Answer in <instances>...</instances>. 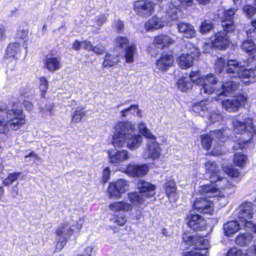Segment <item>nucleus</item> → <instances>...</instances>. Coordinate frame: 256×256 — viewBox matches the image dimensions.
<instances>
[{"label": "nucleus", "instance_id": "obj_1", "mask_svg": "<svg viewBox=\"0 0 256 256\" xmlns=\"http://www.w3.org/2000/svg\"><path fill=\"white\" fill-rule=\"evenodd\" d=\"M206 174L210 180V184L200 186L198 192L202 195L209 198H216L218 200L221 197L218 189L226 190V194L234 192V188L227 179L221 175L220 167L214 162H208L205 164Z\"/></svg>", "mask_w": 256, "mask_h": 256}, {"label": "nucleus", "instance_id": "obj_2", "mask_svg": "<svg viewBox=\"0 0 256 256\" xmlns=\"http://www.w3.org/2000/svg\"><path fill=\"white\" fill-rule=\"evenodd\" d=\"M16 102L0 101V113L5 114L6 121L0 116V132L8 133L10 130H18L25 122V116L22 110L16 108Z\"/></svg>", "mask_w": 256, "mask_h": 256}, {"label": "nucleus", "instance_id": "obj_3", "mask_svg": "<svg viewBox=\"0 0 256 256\" xmlns=\"http://www.w3.org/2000/svg\"><path fill=\"white\" fill-rule=\"evenodd\" d=\"M236 11V9L234 8L224 11L222 20V26L224 31L218 32L212 38L213 46L215 48L222 50L228 48L230 46V42L225 32L228 33L234 31L236 25L234 21V16Z\"/></svg>", "mask_w": 256, "mask_h": 256}, {"label": "nucleus", "instance_id": "obj_4", "mask_svg": "<svg viewBox=\"0 0 256 256\" xmlns=\"http://www.w3.org/2000/svg\"><path fill=\"white\" fill-rule=\"evenodd\" d=\"M166 15L163 16H156L152 17L145 24L146 30H154L162 28L165 24H168L172 20H175L178 18V9L171 3H168L166 6Z\"/></svg>", "mask_w": 256, "mask_h": 256}, {"label": "nucleus", "instance_id": "obj_5", "mask_svg": "<svg viewBox=\"0 0 256 256\" xmlns=\"http://www.w3.org/2000/svg\"><path fill=\"white\" fill-rule=\"evenodd\" d=\"M228 138L226 130H214L210 131L209 134L201 136L202 144L204 148L208 150L214 144V148L212 152V154L217 156L220 154L221 148L220 146L216 147V144L226 141Z\"/></svg>", "mask_w": 256, "mask_h": 256}, {"label": "nucleus", "instance_id": "obj_6", "mask_svg": "<svg viewBox=\"0 0 256 256\" xmlns=\"http://www.w3.org/2000/svg\"><path fill=\"white\" fill-rule=\"evenodd\" d=\"M134 125L130 122H118L114 126L112 143L114 147H122L126 144V138L134 132Z\"/></svg>", "mask_w": 256, "mask_h": 256}, {"label": "nucleus", "instance_id": "obj_7", "mask_svg": "<svg viewBox=\"0 0 256 256\" xmlns=\"http://www.w3.org/2000/svg\"><path fill=\"white\" fill-rule=\"evenodd\" d=\"M184 242L188 245L194 244L195 242V249L198 252L190 251L184 252L183 256H207L209 242L207 239L200 238L197 240L196 236H184Z\"/></svg>", "mask_w": 256, "mask_h": 256}, {"label": "nucleus", "instance_id": "obj_8", "mask_svg": "<svg viewBox=\"0 0 256 256\" xmlns=\"http://www.w3.org/2000/svg\"><path fill=\"white\" fill-rule=\"evenodd\" d=\"M233 126L234 131L238 134H243L244 132H248V139H244V142L246 143L250 140L253 137L254 133V130L253 125L252 119L246 115L241 118L240 116L234 118Z\"/></svg>", "mask_w": 256, "mask_h": 256}, {"label": "nucleus", "instance_id": "obj_9", "mask_svg": "<svg viewBox=\"0 0 256 256\" xmlns=\"http://www.w3.org/2000/svg\"><path fill=\"white\" fill-rule=\"evenodd\" d=\"M235 216L238 217L240 222L244 225L246 230L248 228H252L254 222L250 220L253 216L252 204L244 202L234 212Z\"/></svg>", "mask_w": 256, "mask_h": 256}, {"label": "nucleus", "instance_id": "obj_10", "mask_svg": "<svg viewBox=\"0 0 256 256\" xmlns=\"http://www.w3.org/2000/svg\"><path fill=\"white\" fill-rule=\"evenodd\" d=\"M21 45L18 42L10 44L6 48L4 62L8 66L14 68L16 63V60L21 56L22 52Z\"/></svg>", "mask_w": 256, "mask_h": 256}, {"label": "nucleus", "instance_id": "obj_11", "mask_svg": "<svg viewBox=\"0 0 256 256\" xmlns=\"http://www.w3.org/2000/svg\"><path fill=\"white\" fill-rule=\"evenodd\" d=\"M162 150L160 144L156 142V137L148 139L144 150L143 156L145 158L158 159L161 154Z\"/></svg>", "mask_w": 256, "mask_h": 256}, {"label": "nucleus", "instance_id": "obj_12", "mask_svg": "<svg viewBox=\"0 0 256 256\" xmlns=\"http://www.w3.org/2000/svg\"><path fill=\"white\" fill-rule=\"evenodd\" d=\"M154 4L149 0H139L134 2L135 12L142 16H148L154 12Z\"/></svg>", "mask_w": 256, "mask_h": 256}, {"label": "nucleus", "instance_id": "obj_13", "mask_svg": "<svg viewBox=\"0 0 256 256\" xmlns=\"http://www.w3.org/2000/svg\"><path fill=\"white\" fill-rule=\"evenodd\" d=\"M213 201L207 198H196L193 204L192 210H196L200 214H212L214 212Z\"/></svg>", "mask_w": 256, "mask_h": 256}, {"label": "nucleus", "instance_id": "obj_14", "mask_svg": "<svg viewBox=\"0 0 256 256\" xmlns=\"http://www.w3.org/2000/svg\"><path fill=\"white\" fill-rule=\"evenodd\" d=\"M247 97L244 95L238 96L234 98L226 99L222 102L223 108L228 112H235L246 102Z\"/></svg>", "mask_w": 256, "mask_h": 256}, {"label": "nucleus", "instance_id": "obj_15", "mask_svg": "<svg viewBox=\"0 0 256 256\" xmlns=\"http://www.w3.org/2000/svg\"><path fill=\"white\" fill-rule=\"evenodd\" d=\"M186 220L189 227L194 230H202L206 225L204 218L192 210L187 215Z\"/></svg>", "mask_w": 256, "mask_h": 256}, {"label": "nucleus", "instance_id": "obj_16", "mask_svg": "<svg viewBox=\"0 0 256 256\" xmlns=\"http://www.w3.org/2000/svg\"><path fill=\"white\" fill-rule=\"evenodd\" d=\"M128 188V182L124 179L118 180L115 182L110 183L108 191L111 197L121 198V194Z\"/></svg>", "mask_w": 256, "mask_h": 256}, {"label": "nucleus", "instance_id": "obj_17", "mask_svg": "<svg viewBox=\"0 0 256 256\" xmlns=\"http://www.w3.org/2000/svg\"><path fill=\"white\" fill-rule=\"evenodd\" d=\"M240 84V82H226L222 83L219 88L216 90V94L218 96H230L232 95L238 90Z\"/></svg>", "mask_w": 256, "mask_h": 256}, {"label": "nucleus", "instance_id": "obj_18", "mask_svg": "<svg viewBox=\"0 0 256 256\" xmlns=\"http://www.w3.org/2000/svg\"><path fill=\"white\" fill-rule=\"evenodd\" d=\"M218 82V80L214 74H209L206 75L203 78L201 92L203 91L204 94H211L214 92H216V90L218 88L215 86Z\"/></svg>", "mask_w": 256, "mask_h": 256}, {"label": "nucleus", "instance_id": "obj_19", "mask_svg": "<svg viewBox=\"0 0 256 256\" xmlns=\"http://www.w3.org/2000/svg\"><path fill=\"white\" fill-rule=\"evenodd\" d=\"M75 222L72 220L62 222L56 230V236L67 240L72 234Z\"/></svg>", "mask_w": 256, "mask_h": 256}, {"label": "nucleus", "instance_id": "obj_20", "mask_svg": "<svg viewBox=\"0 0 256 256\" xmlns=\"http://www.w3.org/2000/svg\"><path fill=\"white\" fill-rule=\"evenodd\" d=\"M108 153V154L109 162L114 164H119L126 160L130 156L128 151L126 150H109Z\"/></svg>", "mask_w": 256, "mask_h": 256}, {"label": "nucleus", "instance_id": "obj_21", "mask_svg": "<svg viewBox=\"0 0 256 256\" xmlns=\"http://www.w3.org/2000/svg\"><path fill=\"white\" fill-rule=\"evenodd\" d=\"M138 188L140 196L146 198H150L155 194L156 187L150 183L144 180H140L138 183Z\"/></svg>", "mask_w": 256, "mask_h": 256}, {"label": "nucleus", "instance_id": "obj_22", "mask_svg": "<svg viewBox=\"0 0 256 256\" xmlns=\"http://www.w3.org/2000/svg\"><path fill=\"white\" fill-rule=\"evenodd\" d=\"M148 172L146 164H129L126 169L127 174L132 177H140L146 175Z\"/></svg>", "mask_w": 256, "mask_h": 256}, {"label": "nucleus", "instance_id": "obj_23", "mask_svg": "<svg viewBox=\"0 0 256 256\" xmlns=\"http://www.w3.org/2000/svg\"><path fill=\"white\" fill-rule=\"evenodd\" d=\"M242 66L236 60L227 61L226 74L230 78H236L240 71Z\"/></svg>", "mask_w": 256, "mask_h": 256}, {"label": "nucleus", "instance_id": "obj_24", "mask_svg": "<svg viewBox=\"0 0 256 256\" xmlns=\"http://www.w3.org/2000/svg\"><path fill=\"white\" fill-rule=\"evenodd\" d=\"M174 61L172 54L162 55L156 62V68L162 71L166 70L172 65Z\"/></svg>", "mask_w": 256, "mask_h": 256}, {"label": "nucleus", "instance_id": "obj_25", "mask_svg": "<svg viewBox=\"0 0 256 256\" xmlns=\"http://www.w3.org/2000/svg\"><path fill=\"white\" fill-rule=\"evenodd\" d=\"M177 27L178 32L183 37L190 38L195 36L196 30L194 26L190 24L179 22Z\"/></svg>", "mask_w": 256, "mask_h": 256}, {"label": "nucleus", "instance_id": "obj_26", "mask_svg": "<svg viewBox=\"0 0 256 256\" xmlns=\"http://www.w3.org/2000/svg\"><path fill=\"white\" fill-rule=\"evenodd\" d=\"M44 64L48 70L54 72L61 68L60 60V58L48 54L46 56Z\"/></svg>", "mask_w": 256, "mask_h": 256}, {"label": "nucleus", "instance_id": "obj_27", "mask_svg": "<svg viewBox=\"0 0 256 256\" xmlns=\"http://www.w3.org/2000/svg\"><path fill=\"white\" fill-rule=\"evenodd\" d=\"M212 106V104L211 102L208 100H203L194 104L192 110L195 113L204 117L206 116Z\"/></svg>", "mask_w": 256, "mask_h": 256}, {"label": "nucleus", "instance_id": "obj_28", "mask_svg": "<svg viewBox=\"0 0 256 256\" xmlns=\"http://www.w3.org/2000/svg\"><path fill=\"white\" fill-rule=\"evenodd\" d=\"M254 75L253 70L250 69V68L246 69L242 66L238 78H240L239 82H240L248 85L253 82Z\"/></svg>", "mask_w": 256, "mask_h": 256}, {"label": "nucleus", "instance_id": "obj_29", "mask_svg": "<svg viewBox=\"0 0 256 256\" xmlns=\"http://www.w3.org/2000/svg\"><path fill=\"white\" fill-rule=\"evenodd\" d=\"M164 188L168 198L170 202H175L178 199L176 194V186L174 180L167 181L164 185Z\"/></svg>", "mask_w": 256, "mask_h": 256}, {"label": "nucleus", "instance_id": "obj_30", "mask_svg": "<svg viewBox=\"0 0 256 256\" xmlns=\"http://www.w3.org/2000/svg\"><path fill=\"white\" fill-rule=\"evenodd\" d=\"M132 207V204L124 201L114 202L109 205L110 210L114 212H128L131 210Z\"/></svg>", "mask_w": 256, "mask_h": 256}, {"label": "nucleus", "instance_id": "obj_31", "mask_svg": "<svg viewBox=\"0 0 256 256\" xmlns=\"http://www.w3.org/2000/svg\"><path fill=\"white\" fill-rule=\"evenodd\" d=\"M142 140V136L140 134H136L131 133L128 138H126V144L127 146L131 150H136L138 148L141 144Z\"/></svg>", "mask_w": 256, "mask_h": 256}, {"label": "nucleus", "instance_id": "obj_32", "mask_svg": "<svg viewBox=\"0 0 256 256\" xmlns=\"http://www.w3.org/2000/svg\"><path fill=\"white\" fill-rule=\"evenodd\" d=\"M194 58L188 52L182 54L178 58V62L182 68L190 67L193 64Z\"/></svg>", "mask_w": 256, "mask_h": 256}, {"label": "nucleus", "instance_id": "obj_33", "mask_svg": "<svg viewBox=\"0 0 256 256\" xmlns=\"http://www.w3.org/2000/svg\"><path fill=\"white\" fill-rule=\"evenodd\" d=\"M240 226H244L241 222L238 223L236 220L228 222L224 225V234L229 236L236 232Z\"/></svg>", "mask_w": 256, "mask_h": 256}, {"label": "nucleus", "instance_id": "obj_34", "mask_svg": "<svg viewBox=\"0 0 256 256\" xmlns=\"http://www.w3.org/2000/svg\"><path fill=\"white\" fill-rule=\"evenodd\" d=\"M28 29H20L18 30L15 35L16 42L26 48L27 46L26 42L28 40Z\"/></svg>", "mask_w": 256, "mask_h": 256}, {"label": "nucleus", "instance_id": "obj_35", "mask_svg": "<svg viewBox=\"0 0 256 256\" xmlns=\"http://www.w3.org/2000/svg\"><path fill=\"white\" fill-rule=\"evenodd\" d=\"M252 236L251 234L247 232L240 234L235 239L236 244L240 246H248L252 242Z\"/></svg>", "mask_w": 256, "mask_h": 256}, {"label": "nucleus", "instance_id": "obj_36", "mask_svg": "<svg viewBox=\"0 0 256 256\" xmlns=\"http://www.w3.org/2000/svg\"><path fill=\"white\" fill-rule=\"evenodd\" d=\"M173 40L167 35H160L156 37L154 40V44L158 48H162L164 46L172 44Z\"/></svg>", "mask_w": 256, "mask_h": 256}, {"label": "nucleus", "instance_id": "obj_37", "mask_svg": "<svg viewBox=\"0 0 256 256\" xmlns=\"http://www.w3.org/2000/svg\"><path fill=\"white\" fill-rule=\"evenodd\" d=\"M241 46L244 52L250 54H253L256 52V46L252 40H244Z\"/></svg>", "mask_w": 256, "mask_h": 256}, {"label": "nucleus", "instance_id": "obj_38", "mask_svg": "<svg viewBox=\"0 0 256 256\" xmlns=\"http://www.w3.org/2000/svg\"><path fill=\"white\" fill-rule=\"evenodd\" d=\"M188 78L182 76L177 82L178 88L182 92H186L192 87V82L188 80Z\"/></svg>", "mask_w": 256, "mask_h": 256}, {"label": "nucleus", "instance_id": "obj_39", "mask_svg": "<svg viewBox=\"0 0 256 256\" xmlns=\"http://www.w3.org/2000/svg\"><path fill=\"white\" fill-rule=\"evenodd\" d=\"M208 118L207 122L209 124L219 122L222 120V116L218 110H209L208 113L206 115Z\"/></svg>", "mask_w": 256, "mask_h": 256}, {"label": "nucleus", "instance_id": "obj_40", "mask_svg": "<svg viewBox=\"0 0 256 256\" xmlns=\"http://www.w3.org/2000/svg\"><path fill=\"white\" fill-rule=\"evenodd\" d=\"M128 198L132 205L138 206L142 204L145 201L144 198H142L140 194V192H138L128 193Z\"/></svg>", "mask_w": 256, "mask_h": 256}, {"label": "nucleus", "instance_id": "obj_41", "mask_svg": "<svg viewBox=\"0 0 256 256\" xmlns=\"http://www.w3.org/2000/svg\"><path fill=\"white\" fill-rule=\"evenodd\" d=\"M118 61L119 58L118 55L115 56L106 54L102 65L104 67L113 66L116 65Z\"/></svg>", "mask_w": 256, "mask_h": 256}, {"label": "nucleus", "instance_id": "obj_42", "mask_svg": "<svg viewBox=\"0 0 256 256\" xmlns=\"http://www.w3.org/2000/svg\"><path fill=\"white\" fill-rule=\"evenodd\" d=\"M186 76L188 78V80L192 83H196L200 84L202 86L203 78L200 76V74L198 71L191 72L190 74H186Z\"/></svg>", "mask_w": 256, "mask_h": 256}, {"label": "nucleus", "instance_id": "obj_43", "mask_svg": "<svg viewBox=\"0 0 256 256\" xmlns=\"http://www.w3.org/2000/svg\"><path fill=\"white\" fill-rule=\"evenodd\" d=\"M247 157L246 155L236 152L234 155V162L236 165L240 167L244 166L246 162Z\"/></svg>", "mask_w": 256, "mask_h": 256}, {"label": "nucleus", "instance_id": "obj_44", "mask_svg": "<svg viewBox=\"0 0 256 256\" xmlns=\"http://www.w3.org/2000/svg\"><path fill=\"white\" fill-rule=\"evenodd\" d=\"M138 128L140 132L148 139L154 138L155 136L147 128L146 124L144 122H140L138 125Z\"/></svg>", "mask_w": 256, "mask_h": 256}, {"label": "nucleus", "instance_id": "obj_45", "mask_svg": "<svg viewBox=\"0 0 256 256\" xmlns=\"http://www.w3.org/2000/svg\"><path fill=\"white\" fill-rule=\"evenodd\" d=\"M93 20L94 22V24L93 25L94 26L97 28V30H95V32L98 33L100 28L106 22V17L104 14H100L96 16Z\"/></svg>", "mask_w": 256, "mask_h": 256}, {"label": "nucleus", "instance_id": "obj_46", "mask_svg": "<svg viewBox=\"0 0 256 256\" xmlns=\"http://www.w3.org/2000/svg\"><path fill=\"white\" fill-rule=\"evenodd\" d=\"M136 50V48L134 46H130L126 48L125 58L126 62L132 63L133 62L134 55Z\"/></svg>", "mask_w": 256, "mask_h": 256}, {"label": "nucleus", "instance_id": "obj_47", "mask_svg": "<svg viewBox=\"0 0 256 256\" xmlns=\"http://www.w3.org/2000/svg\"><path fill=\"white\" fill-rule=\"evenodd\" d=\"M223 170L224 171L230 176L233 178H238L240 176V172L238 170L232 166L222 167Z\"/></svg>", "mask_w": 256, "mask_h": 256}, {"label": "nucleus", "instance_id": "obj_48", "mask_svg": "<svg viewBox=\"0 0 256 256\" xmlns=\"http://www.w3.org/2000/svg\"><path fill=\"white\" fill-rule=\"evenodd\" d=\"M188 52L190 55L192 56L194 58L198 57L200 54V50L194 46L192 43L188 42L186 46Z\"/></svg>", "mask_w": 256, "mask_h": 256}, {"label": "nucleus", "instance_id": "obj_49", "mask_svg": "<svg viewBox=\"0 0 256 256\" xmlns=\"http://www.w3.org/2000/svg\"><path fill=\"white\" fill-rule=\"evenodd\" d=\"M212 28V23L210 20H204L201 24L200 32L202 34H206L210 31Z\"/></svg>", "mask_w": 256, "mask_h": 256}, {"label": "nucleus", "instance_id": "obj_50", "mask_svg": "<svg viewBox=\"0 0 256 256\" xmlns=\"http://www.w3.org/2000/svg\"><path fill=\"white\" fill-rule=\"evenodd\" d=\"M134 114L136 112L137 114H139L140 111L138 109V106L136 104L131 105L128 108H126L121 111L122 116H126L128 115V112Z\"/></svg>", "mask_w": 256, "mask_h": 256}, {"label": "nucleus", "instance_id": "obj_51", "mask_svg": "<svg viewBox=\"0 0 256 256\" xmlns=\"http://www.w3.org/2000/svg\"><path fill=\"white\" fill-rule=\"evenodd\" d=\"M128 40L126 37L118 36L115 40V44L116 46L120 48H124L127 46Z\"/></svg>", "mask_w": 256, "mask_h": 256}, {"label": "nucleus", "instance_id": "obj_52", "mask_svg": "<svg viewBox=\"0 0 256 256\" xmlns=\"http://www.w3.org/2000/svg\"><path fill=\"white\" fill-rule=\"evenodd\" d=\"M85 114V112L83 111L82 110H77L74 111L72 115V120L76 123L80 122L82 120V116Z\"/></svg>", "mask_w": 256, "mask_h": 256}, {"label": "nucleus", "instance_id": "obj_53", "mask_svg": "<svg viewBox=\"0 0 256 256\" xmlns=\"http://www.w3.org/2000/svg\"><path fill=\"white\" fill-rule=\"evenodd\" d=\"M225 60L223 58H218L214 64L216 72L220 73L222 71L225 66Z\"/></svg>", "mask_w": 256, "mask_h": 256}, {"label": "nucleus", "instance_id": "obj_54", "mask_svg": "<svg viewBox=\"0 0 256 256\" xmlns=\"http://www.w3.org/2000/svg\"><path fill=\"white\" fill-rule=\"evenodd\" d=\"M243 11L248 17L251 18L256 14V9L250 5H246L244 6Z\"/></svg>", "mask_w": 256, "mask_h": 256}, {"label": "nucleus", "instance_id": "obj_55", "mask_svg": "<svg viewBox=\"0 0 256 256\" xmlns=\"http://www.w3.org/2000/svg\"><path fill=\"white\" fill-rule=\"evenodd\" d=\"M48 86L47 80L45 77H41L40 78V88L42 92H45Z\"/></svg>", "mask_w": 256, "mask_h": 256}, {"label": "nucleus", "instance_id": "obj_56", "mask_svg": "<svg viewBox=\"0 0 256 256\" xmlns=\"http://www.w3.org/2000/svg\"><path fill=\"white\" fill-rule=\"evenodd\" d=\"M54 105L51 104H46L45 107L42 108V112L46 117L50 116L52 114Z\"/></svg>", "mask_w": 256, "mask_h": 256}, {"label": "nucleus", "instance_id": "obj_57", "mask_svg": "<svg viewBox=\"0 0 256 256\" xmlns=\"http://www.w3.org/2000/svg\"><path fill=\"white\" fill-rule=\"evenodd\" d=\"M92 50L97 54H102L106 52L104 46L102 44H98L94 46H92Z\"/></svg>", "mask_w": 256, "mask_h": 256}, {"label": "nucleus", "instance_id": "obj_58", "mask_svg": "<svg viewBox=\"0 0 256 256\" xmlns=\"http://www.w3.org/2000/svg\"><path fill=\"white\" fill-rule=\"evenodd\" d=\"M242 252L240 250L236 247H234L228 251L226 256H240Z\"/></svg>", "mask_w": 256, "mask_h": 256}, {"label": "nucleus", "instance_id": "obj_59", "mask_svg": "<svg viewBox=\"0 0 256 256\" xmlns=\"http://www.w3.org/2000/svg\"><path fill=\"white\" fill-rule=\"evenodd\" d=\"M112 28L116 30L118 32H123L124 29V25L122 22L120 20H116L114 22Z\"/></svg>", "mask_w": 256, "mask_h": 256}, {"label": "nucleus", "instance_id": "obj_60", "mask_svg": "<svg viewBox=\"0 0 256 256\" xmlns=\"http://www.w3.org/2000/svg\"><path fill=\"white\" fill-rule=\"evenodd\" d=\"M67 242V240L64 238H62L58 237V240L56 246V250L55 251L58 252L61 250L64 246L66 245Z\"/></svg>", "mask_w": 256, "mask_h": 256}, {"label": "nucleus", "instance_id": "obj_61", "mask_svg": "<svg viewBox=\"0 0 256 256\" xmlns=\"http://www.w3.org/2000/svg\"><path fill=\"white\" fill-rule=\"evenodd\" d=\"M127 220L125 216H116L114 220V222L116 223L119 226H123L126 222Z\"/></svg>", "mask_w": 256, "mask_h": 256}, {"label": "nucleus", "instance_id": "obj_62", "mask_svg": "<svg viewBox=\"0 0 256 256\" xmlns=\"http://www.w3.org/2000/svg\"><path fill=\"white\" fill-rule=\"evenodd\" d=\"M248 66L252 70H256V56H250L248 60Z\"/></svg>", "mask_w": 256, "mask_h": 256}, {"label": "nucleus", "instance_id": "obj_63", "mask_svg": "<svg viewBox=\"0 0 256 256\" xmlns=\"http://www.w3.org/2000/svg\"><path fill=\"white\" fill-rule=\"evenodd\" d=\"M110 172L108 168H105L103 170L102 180L105 183L108 182L110 178Z\"/></svg>", "mask_w": 256, "mask_h": 256}, {"label": "nucleus", "instance_id": "obj_64", "mask_svg": "<svg viewBox=\"0 0 256 256\" xmlns=\"http://www.w3.org/2000/svg\"><path fill=\"white\" fill-rule=\"evenodd\" d=\"M213 47L214 46H213V42L212 40L211 42L205 43L203 46L204 52L209 54L212 52Z\"/></svg>", "mask_w": 256, "mask_h": 256}]
</instances>
